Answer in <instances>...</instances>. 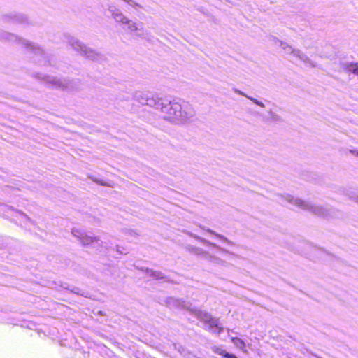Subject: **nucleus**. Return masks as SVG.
<instances>
[{"mask_svg": "<svg viewBox=\"0 0 358 358\" xmlns=\"http://www.w3.org/2000/svg\"><path fill=\"white\" fill-rule=\"evenodd\" d=\"M281 204H285V202L293 204L301 209L308 211L318 217L331 219L338 217L340 213L329 206H317L309 202L304 201L299 198H294L292 195H287L285 196H281L279 200Z\"/></svg>", "mask_w": 358, "mask_h": 358, "instance_id": "nucleus-3", "label": "nucleus"}, {"mask_svg": "<svg viewBox=\"0 0 358 358\" xmlns=\"http://www.w3.org/2000/svg\"><path fill=\"white\" fill-rule=\"evenodd\" d=\"M165 303L170 308L189 310L200 321L204 322L206 325L205 329L210 331L212 333L220 335L223 332V327L221 326L219 319L213 317L206 311L198 310L196 308H191L189 303L174 297H168Z\"/></svg>", "mask_w": 358, "mask_h": 358, "instance_id": "nucleus-2", "label": "nucleus"}, {"mask_svg": "<svg viewBox=\"0 0 358 358\" xmlns=\"http://www.w3.org/2000/svg\"><path fill=\"white\" fill-rule=\"evenodd\" d=\"M234 91L238 94H240V95H242L243 96H245L247 98V96H248V95H246L243 92L239 90L238 89H236V88H234Z\"/></svg>", "mask_w": 358, "mask_h": 358, "instance_id": "nucleus-27", "label": "nucleus"}, {"mask_svg": "<svg viewBox=\"0 0 358 358\" xmlns=\"http://www.w3.org/2000/svg\"><path fill=\"white\" fill-rule=\"evenodd\" d=\"M90 178L94 181L95 182H96L97 184H99V185H104V186H108V184H106V182H104L102 180H97L93 177H90Z\"/></svg>", "mask_w": 358, "mask_h": 358, "instance_id": "nucleus-24", "label": "nucleus"}, {"mask_svg": "<svg viewBox=\"0 0 358 358\" xmlns=\"http://www.w3.org/2000/svg\"><path fill=\"white\" fill-rule=\"evenodd\" d=\"M355 201L358 203V196L355 198Z\"/></svg>", "mask_w": 358, "mask_h": 358, "instance_id": "nucleus-29", "label": "nucleus"}, {"mask_svg": "<svg viewBox=\"0 0 358 358\" xmlns=\"http://www.w3.org/2000/svg\"><path fill=\"white\" fill-rule=\"evenodd\" d=\"M116 251L119 255L128 253V251L126 248L121 247L120 245H116Z\"/></svg>", "mask_w": 358, "mask_h": 358, "instance_id": "nucleus-23", "label": "nucleus"}, {"mask_svg": "<svg viewBox=\"0 0 358 358\" xmlns=\"http://www.w3.org/2000/svg\"><path fill=\"white\" fill-rule=\"evenodd\" d=\"M201 228L202 229L206 231L209 234H213L215 236H216L217 238H220L224 243H226L227 244L230 245H234V243L232 241H231L230 240H229L227 237H225L220 234L216 233L215 231H213L210 229H206L205 227H201Z\"/></svg>", "mask_w": 358, "mask_h": 358, "instance_id": "nucleus-16", "label": "nucleus"}, {"mask_svg": "<svg viewBox=\"0 0 358 358\" xmlns=\"http://www.w3.org/2000/svg\"><path fill=\"white\" fill-rule=\"evenodd\" d=\"M247 98L248 99H250L251 101H252L255 104L262 107V108H264L265 107V105L264 103H262V101L257 100V99L255 98H253L252 96H247Z\"/></svg>", "mask_w": 358, "mask_h": 358, "instance_id": "nucleus-21", "label": "nucleus"}, {"mask_svg": "<svg viewBox=\"0 0 358 358\" xmlns=\"http://www.w3.org/2000/svg\"><path fill=\"white\" fill-rule=\"evenodd\" d=\"M65 38L66 42L75 51L79 52L86 58L96 62H101L104 59V56L102 54L87 46L76 37L66 35Z\"/></svg>", "mask_w": 358, "mask_h": 358, "instance_id": "nucleus-5", "label": "nucleus"}, {"mask_svg": "<svg viewBox=\"0 0 358 358\" xmlns=\"http://www.w3.org/2000/svg\"><path fill=\"white\" fill-rule=\"evenodd\" d=\"M5 190L6 192H13V194H15L16 192L19 191V189L18 188L10 187H6Z\"/></svg>", "mask_w": 358, "mask_h": 358, "instance_id": "nucleus-25", "label": "nucleus"}, {"mask_svg": "<svg viewBox=\"0 0 358 358\" xmlns=\"http://www.w3.org/2000/svg\"><path fill=\"white\" fill-rule=\"evenodd\" d=\"M186 249L191 254L197 255L200 257L201 259L207 261L208 262L213 265H224L226 264L225 261L215 257L209 251H206L201 248L196 247L192 245H187L186 246Z\"/></svg>", "mask_w": 358, "mask_h": 358, "instance_id": "nucleus-8", "label": "nucleus"}, {"mask_svg": "<svg viewBox=\"0 0 358 358\" xmlns=\"http://www.w3.org/2000/svg\"><path fill=\"white\" fill-rule=\"evenodd\" d=\"M212 351L224 358H238L235 355L227 352L222 346L214 345L211 348Z\"/></svg>", "mask_w": 358, "mask_h": 358, "instance_id": "nucleus-14", "label": "nucleus"}, {"mask_svg": "<svg viewBox=\"0 0 358 358\" xmlns=\"http://www.w3.org/2000/svg\"><path fill=\"white\" fill-rule=\"evenodd\" d=\"M234 91L238 94H240V95H242L243 96H245L247 98V96H248V95H246L243 92L239 90L238 89H236V88H234Z\"/></svg>", "mask_w": 358, "mask_h": 358, "instance_id": "nucleus-26", "label": "nucleus"}, {"mask_svg": "<svg viewBox=\"0 0 358 358\" xmlns=\"http://www.w3.org/2000/svg\"><path fill=\"white\" fill-rule=\"evenodd\" d=\"M38 78L44 80L48 85L62 90L72 91L76 89L78 81L66 78H59L50 76H40Z\"/></svg>", "mask_w": 358, "mask_h": 358, "instance_id": "nucleus-7", "label": "nucleus"}, {"mask_svg": "<svg viewBox=\"0 0 358 358\" xmlns=\"http://www.w3.org/2000/svg\"><path fill=\"white\" fill-rule=\"evenodd\" d=\"M60 287L64 289L70 291L71 293H74L80 296H85V292L77 287L69 285L67 283H62L60 285Z\"/></svg>", "mask_w": 358, "mask_h": 358, "instance_id": "nucleus-17", "label": "nucleus"}, {"mask_svg": "<svg viewBox=\"0 0 358 358\" xmlns=\"http://www.w3.org/2000/svg\"><path fill=\"white\" fill-rule=\"evenodd\" d=\"M145 272L152 278L156 280H163L165 282H170L167 276L164 275L161 271H152L148 268H145Z\"/></svg>", "mask_w": 358, "mask_h": 358, "instance_id": "nucleus-15", "label": "nucleus"}, {"mask_svg": "<svg viewBox=\"0 0 358 358\" xmlns=\"http://www.w3.org/2000/svg\"><path fill=\"white\" fill-rule=\"evenodd\" d=\"M0 210L5 213H8V215L10 214L12 216L15 217V221L20 222V224L28 223L32 224V220L24 213L20 210L14 209L12 206L6 205L0 202Z\"/></svg>", "mask_w": 358, "mask_h": 358, "instance_id": "nucleus-10", "label": "nucleus"}, {"mask_svg": "<svg viewBox=\"0 0 358 358\" xmlns=\"http://www.w3.org/2000/svg\"><path fill=\"white\" fill-rule=\"evenodd\" d=\"M109 13L117 23L127 26L128 30L133 32L136 31V36L145 38L148 36L147 31L142 27V23L138 24L128 19L122 12L115 7H110Z\"/></svg>", "mask_w": 358, "mask_h": 358, "instance_id": "nucleus-6", "label": "nucleus"}, {"mask_svg": "<svg viewBox=\"0 0 358 358\" xmlns=\"http://www.w3.org/2000/svg\"><path fill=\"white\" fill-rule=\"evenodd\" d=\"M190 236L194 238L195 239L198 240L201 243H202L203 245L211 247L213 249L215 250V252H221L223 253L231 254V252L229 250H227L224 248H222L220 246L217 245V244L213 243L203 238L199 237V236L194 235L192 234H190Z\"/></svg>", "mask_w": 358, "mask_h": 358, "instance_id": "nucleus-13", "label": "nucleus"}, {"mask_svg": "<svg viewBox=\"0 0 358 358\" xmlns=\"http://www.w3.org/2000/svg\"><path fill=\"white\" fill-rule=\"evenodd\" d=\"M345 69L348 71L354 73L355 75L358 76V62L353 63H348L345 64Z\"/></svg>", "mask_w": 358, "mask_h": 358, "instance_id": "nucleus-18", "label": "nucleus"}, {"mask_svg": "<svg viewBox=\"0 0 358 358\" xmlns=\"http://www.w3.org/2000/svg\"><path fill=\"white\" fill-rule=\"evenodd\" d=\"M2 22L8 24H28L29 20L26 15L15 12H11L7 14L2 15Z\"/></svg>", "mask_w": 358, "mask_h": 358, "instance_id": "nucleus-12", "label": "nucleus"}, {"mask_svg": "<svg viewBox=\"0 0 358 358\" xmlns=\"http://www.w3.org/2000/svg\"><path fill=\"white\" fill-rule=\"evenodd\" d=\"M278 42H279V45L282 48V49L284 50L285 53L290 54L293 57L298 58L307 65L314 66L313 62L310 61L308 57L303 53L300 50L294 49L291 45L282 41L278 40Z\"/></svg>", "mask_w": 358, "mask_h": 358, "instance_id": "nucleus-11", "label": "nucleus"}, {"mask_svg": "<svg viewBox=\"0 0 358 358\" xmlns=\"http://www.w3.org/2000/svg\"><path fill=\"white\" fill-rule=\"evenodd\" d=\"M0 39L10 42H17L26 47L28 50L31 51L36 57H38V62L43 63L42 65L47 66L51 64L49 56L35 43H30L25 39L20 38L14 34L6 31H1L0 33Z\"/></svg>", "mask_w": 358, "mask_h": 358, "instance_id": "nucleus-4", "label": "nucleus"}, {"mask_svg": "<svg viewBox=\"0 0 358 358\" xmlns=\"http://www.w3.org/2000/svg\"><path fill=\"white\" fill-rule=\"evenodd\" d=\"M268 115L271 120L273 122H280L282 121V117L274 113L271 110H269Z\"/></svg>", "mask_w": 358, "mask_h": 358, "instance_id": "nucleus-20", "label": "nucleus"}, {"mask_svg": "<svg viewBox=\"0 0 358 358\" xmlns=\"http://www.w3.org/2000/svg\"><path fill=\"white\" fill-rule=\"evenodd\" d=\"M124 2H126L127 4H129L130 6L131 7H134V8H142V6L136 3L135 1L134 0H123Z\"/></svg>", "mask_w": 358, "mask_h": 358, "instance_id": "nucleus-22", "label": "nucleus"}, {"mask_svg": "<svg viewBox=\"0 0 358 358\" xmlns=\"http://www.w3.org/2000/svg\"><path fill=\"white\" fill-rule=\"evenodd\" d=\"M350 152L358 157V150H350Z\"/></svg>", "mask_w": 358, "mask_h": 358, "instance_id": "nucleus-28", "label": "nucleus"}, {"mask_svg": "<svg viewBox=\"0 0 358 358\" xmlns=\"http://www.w3.org/2000/svg\"><path fill=\"white\" fill-rule=\"evenodd\" d=\"M231 341L237 348L244 350V348H245V343L243 340L238 337H233L231 338Z\"/></svg>", "mask_w": 358, "mask_h": 358, "instance_id": "nucleus-19", "label": "nucleus"}, {"mask_svg": "<svg viewBox=\"0 0 358 358\" xmlns=\"http://www.w3.org/2000/svg\"><path fill=\"white\" fill-rule=\"evenodd\" d=\"M72 234L78 238L83 245L91 246L98 249L103 245V241L95 236H90L78 229H73Z\"/></svg>", "mask_w": 358, "mask_h": 358, "instance_id": "nucleus-9", "label": "nucleus"}, {"mask_svg": "<svg viewBox=\"0 0 358 358\" xmlns=\"http://www.w3.org/2000/svg\"><path fill=\"white\" fill-rule=\"evenodd\" d=\"M134 98L142 105H147L159 110L164 114V119L175 124L185 123L195 115L192 106L180 99L171 100L142 92H135Z\"/></svg>", "mask_w": 358, "mask_h": 358, "instance_id": "nucleus-1", "label": "nucleus"}]
</instances>
